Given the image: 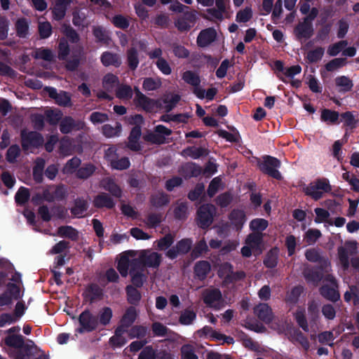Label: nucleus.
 I'll use <instances>...</instances> for the list:
<instances>
[{
	"label": "nucleus",
	"instance_id": "e2e57ef3",
	"mask_svg": "<svg viewBox=\"0 0 359 359\" xmlns=\"http://www.w3.org/2000/svg\"><path fill=\"white\" fill-rule=\"evenodd\" d=\"M163 219V213H150L148 215L145 222L149 228L155 229L161 223Z\"/></svg>",
	"mask_w": 359,
	"mask_h": 359
},
{
	"label": "nucleus",
	"instance_id": "bf43d9fd",
	"mask_svg": "<svg viewBox=\"0 0 359 359\" xmlns=\"http://www.w3.org/2000/svg\"><path fill=\"white\" fill-rule=\"evenodd\" d=\"M325 53V49L323 47H317L307 53L306 60L309 63H315L322 59Z\"/></svg>",
	"mask_w": 359,
	"mask_h": 359
},
{
	"label": "nucleus",
	"instance_id": "393cba45",
	"mask_svg": "<svg viewBox=\"0 0 359 359\" xmlns=\"http://www.w3.org/2000/svg\"><path fill=\"white\" fill-rule=\"evenodd\" d=\"M339 113L329 109H323L321 111L320 120L327 124H339Z\"/></svg>",
	"mask_w": 359,
	"mask_h": 359
},
{
	"label": "nucleus",
	"instance_id": "69168bd1",
	"mask_svg": "<svg viewBox=\"0 0 359 359\" xmlns=\"http://www.w3.org/2000/svg\"><path fill=\"white\" fill-rule=\"evenodd\" d=\"M38 31L41 39H47L52 34V25L48 21L40 22L38 26Z\"/></svg>",
	"mask_w": 359,
	"mask_h": 359
},
{
	"label": "nucleus",
	"instance_id": "423d86ee",
	"mask_svg": "<svg viewBox=\"0 0 359 359\" xmlns=\"http://www.w3.org/2000/svg\"><path fill=\"white\" fill-rule=\"evenodd\" d=\"M129 273L131 276L132 285L135 287H142L147 280V276L143 273L141 264L137 259L132 260Z\"/></svg>",
	"mask_w": 359,
	"mask_h": 359
},
{
	"label": "nucleus",
	"instance_id": "7ed1b4c3",
	"mask_svg": "<svg viewBox=\"0 0 359 359\" xmlns=\"http://www.w3.org/2000/svg\"><path fill=\"white\" fill-rule=\"evenodd\" d=\"M281 162L279 159L268 155L263 156L262 161L258 164L262 173L277 180H280L283 178L281 173L278 171Z\"/></svg>",
	"mask_w": 359,
	"mask_h": 359
},
{
	"label": "nucleus",
	"instance_id": "a18cd8bd",
	"mask_svg": "<svg viewBox=\"0 0 359 359\" xmlns=\"http://www.w3.org/2000/svg\"><path fill=\"white\" fill-rule=\"evenodd\" d=\"M5 292L13 300H19L23 296V292H21L20 286L18 284L8 283L6 285Z\"/></svg>",
	"mask_w": 359,
	"mask_h": 359
},
{
	"label": "nucleus",
	"instance_id": "39448f33",
	"mask_svg": "<svg viewBox=\"0 0 359 359\" xmlns=\"http://www.w3.org/2000/svg\"><path fill=\"white\" fill-rule=\"evenodd\" d=\"M78 320L80 327L76 329V332L80 334L93 332L98 327L97 316L93 315L88 309L81 313Z\"/></svg>",
	"mask_w": 359,
	"mask_h": 359
},
{
	"label": "nucleus",
	"instance_id": "aec40b11",
	"mask_svg": "<svg viewBox=\"0 0 359 359\" xmlns=\"http://www.w3.org/2000/svg\"><path fill=\"white\" fill-rule=\"evenodd\" d=\"M133 102L137 108L141 109L147 113L153 112L154 99L150 98L144 94L140 97H134Z\"/></svg>",
	"mask_w": 359,
	"mask_h": 359
},
{
	"label": "nucleus",
	"instance_id": "7c9ffc66",
	"mask_svg": "<svg viewBox=\"0 0 359 359\" xmlns=\"http://www.w3.org/2000/svg\"><path fill=\"white\" fill-rule=\"evenodd\" d=\"M75 128H77V124L75 120L72 116H65L62 118L60 123V130L62 134H69Z\"/></svg>",
	"mask_w": 359,
	"mask_h": 359
},
{
	"label": "nucleus",
	"instance_id": "6e6d98bb",
	"mask_svg": "<svg viewBox=\"0 0 359 359\" xmlns=\"http://www.w3.org/2000/svg\"><path fill=\"white\" fill-rule=\"evenodd\" d=\"M269 226V222L266 219L263 218H256L253 219L250 222V229L253 232H260L262 233Z\"/></svg>",
	"mask_w": 359,
	"mask_h": 359
},
{
	"label": "nucleus",
	"instance_id": "603ef678",
	"mask_svg": "<svg viewBox=\"0 0 359 359\" xmlns=\"http://www.w3.org/2000/svg\"><path fill=\"white\" fill-rule=\"evenodd\" d=\"M263 240V234L260 232H252L248 235L245 239V243L252 248H257L261 245Z\"/></svg>",
	"mask_w": 359,
	"mask_h": 359
},
{
	"label": "nucleus",
	"instance_id": "052dcab7",
	"mask_svg": "<svg viewBox=\"0 0 359 359\" xmlns=\"http://www.w3.org/2000/svg\"><path fill=\"white\" fill-rule=\"evenodd\" d=\"M232 201L233 195L229 191L220 194L215 199L217 205L222 208L228 207L231 203Z\"/></svg>",
	"mask_w": 359,
	"mask_h": 359
},
{
	"label": "nucleus",
	"instance_id": "a211bd4d",
	"mask_svg": "<svg viewBox=\"0 0 359 359\" xmlns=\"http://www.w3.org/2000/svg\"><path fill=\"white\" fill-rule=\"evenodd\" d=\"M254 311L262 321L269 323L273 320L271 309L267 304H259L255 308Z\"/></svg>",
	"mask_w": 359,
	"mask_h": 359
},
{
	"label": "nucleus",
	"instance_id": "5701e85b",
	"mask_svg": "<svg viewBox=\"0 0 359 359\" xmlns=\"http://www.w3.org/2000/svg\"><path fill=\"white\" fill-rule=\"evenodd\" d=\"M137 288L131 285L126 287L127 301L133 306L139 305L142 299V294Z\"/></svg>",
	"mask_w": 359,
	"mask_h": 359
},
{
	"label": "nucleus",
	"instance_id": "cd10ccee",
	"mask_svg": "<svg viewBox=\"0 0 359 359\" xmlns=\"http://www.w3.org/2000/svg\"><path fill=\"white\" fill-rule=\"evenodd\" d=\"M222 299V292L219 289L208 290L203 296L204 303L211 307L214 306L215 303L220 302Z\"/></svg>",
	"mask_w": 359,
	"mask_h": 359
},
{
	"label": "nucleus",
	"instance_id": "09e8293b",
	"mask_svg": "<svg viewBox=\"0 0 359 359\" xmlns=\"http://www.w3.org/2000/svg\"><path fill=\"white\" fill-rule=\"evenodd\" d=\"M62 32L72 43H76L80 40L79 34L69 25L64 24L62 26Z\"/></svg>",
	"mask_w": 359,
	"mask_h": 359
},
{
	"label": "nucleus",
	"instance_id": "a19ab883",
	"mask_svg": "<svg viewBox=\"0 0 359 359\" xmlns=\"http://www.w3.org/2000/svg\"><path fill=\"white\" fill-rule=\"evenodd\" d=\"M335 84L337 87H341L340 92L346 93L352 90L353 87V83L346 76H339L335 79Z\"/></svg>",
	"mask_w": 359,
	"mask_h": 359
},
{
	"label": "nucleus",
	"instance_id": "de8ad7c7",
	"mask_svg": "<svg viewBox=\"0 0 359 359\" xmlns=\"http://www.w3.org/2000/svg\"><path fill=\"white\" fill-rule=\"evenodd\" d=\"M196 318V313L189 309H184L180 316L179 323L183 325H189Z\"/></svg>",
	"mask_w": 359,
	"mask_h": 359
},
{
	"label": "nucleus",
	"instance_id": "4c0bfd02",
	"mask_svg": "<svg viewBox=\"0 0 359 359\" xmlns=\"http://www.w3.org/2000/svg\"><path fill=\"white\" fill-rule=\"evenodd\" d=\"M320 292L323 297L333 302L338 301L340 297L339 292L329 285L322 286Z\"/></svg>",
	"mask_w": 359,
	"mask_h": 359
},
{
	"label": "nucleus",
	"instance_id": "37998d69",
	"mask_svg": "<svg viewBox=\"0 0 359 359\" xmlns=\"http://www.w3.org/2000/svg\"><path fill=\"white\" fill-rule=\"evenodd\" d=\"M29 198V190L25 187H20L15 195V201L19 205H25Z\"/></svg>",
	"mask_w": 359,
	"mask_h": 359
},
{
	"label": "nucleus",
	"instance_id": "4d7b16f0",
	"mask_svg": "<svg viewBox=\"0 0 359 359\" xmlns=\"http://www.w3.org/2000/svg\"><path fill=\"white\" fill-rule=\"evenodd\" d=\"M47 122L51 126L57 125L62 118V114L60 110L48 109L45 111Z\"/></svg>",
	"mask_w": 359,
	"mask_h": 359
},
{
	"label": "nucleus",
	"instance_id": "0eeeda50",
	"mask_svg": "<svg viewBox=\"0 0 359 359\" xmlns=\"http://www.w3.org/2000/svg\"><path fill=\"white\" fill-rule=\"evenodd\" d=\"M314 33L313 23L308 22L303 20L298 22L294 28V34L297 40L309 39Z\"/></svg>",
	"mask_w": 359,
	"mask_h": 359
},
{
	"label": "nucleus",
	"instance_id": "b1692460",
	"mask_svg": "<svg viewBox=\"0 0 359 359\" xmlns=\"http://www.w3.org/2000/svg\"><path fill=\"white\" fill-rule=\"evenodd\" d=\"M126 63L130 70L135 71L137 69L140 59L138 51L135 47H131L127 50Z\"/></svg>",
	"mask_w": 359,
	"mask_h": 359
},
{
	"label": "nucleus",
	"instance_id": "a878e982",
	"mask_svg": "<svg viewBox=\"0 0 359 359\" xmlns=\"http://www.w3.org/2000/svg\"><path fill=\"white\" fill-rule=\"evenodd\" d=\"M88 205L86 200L77 198L74 201V206L70 209L71 213L75 217H82L83 213L88 210Z\"/></svg>",
	"mask_w": 359,
	"mask_h": 359
},
{
	"label": "nucleus",
	"instance_id": "f03ea898",
	"mask_svg": "<svg viewBox=\"0 0 359 359\" xmlns=\"http://www.w3.org/2000/svg\"><path fill=\"white\" fill-rule=\"evenodd\" d=\"M217 210L214 205L205 203L201 205L197 210L196 222L198 226L202 229H208L214 221Z\"/></svg>",
	"mask_w": 359,
	"mask_h": 359
},
{
	"label": "nucleus",
	"instance_id": "c85d7f7f",
	"mask_svg": "<svg viewBox=\"0 0 359 359\" xmlns=\"http://www.w3.org/2000/svg\"><path fill=\"white\" fill-rule=\"evenodd\" d=\"M149 333V330L147 326L142 325H136L131 327L128 331V336L130 339H144V337Z\"/></svg>",
	"mask_w": 359,
	"mask_h": 359
},
{
	"label": "nucleus",
	"instance_id": "79ce46f5",
	"mask_svg": "<svg viewBox=\"0 0 359 359\" xmlns=\"http://www.w3.org/2000/svg\"><path fill=\"white\" fill-rule=\"evenodd\" d=\"M182 154L185 156H189L194 159H198L207 154L205 149L203 147H189L183 149Z\"/></svg>",
	"mask_w": 359,
	"mask_h": 359
},
{
	"label": "nucleus",
	"instance_id": "c756f323",
	"mask_svg": "<svg viewBox=\"0 0 359 359\" xmlns=\"http://www.w3.org/2000/svg\"><path fill=\"white\" fill-rule=\"evenodd\" d=\"M170 201V196L167 194L161 191L154 194L150 198V203L155 208H160L169 204Z\"/></svg>",
	"mask_w": 359,
	"mask_h": 359
},
{
	"label": "nucleus",
	"instance_id": "412c9836",
	"mask_svg": "<svg viewBox=\"0 0 359 359\" xmlns=\"http://www.w3.org/2000/svg\"><path fill=\"white\" fill-rule=\"evenodd\" d=\"M279 249L277 247L272 248L268 251L263 260L264 265L268 269H274L278 263Z\"/></svg>",
	"mask_w": 359,
	"mask_h": 359
},
{
	"label": "nucleus",
	"instance_id": "2eb2a0df",
	"mask_svg": "<svg viewBox=\"0 0 359 359\" xmlns=\"http://www.w3.org/2000/svg\"><path fill=\"white\" fill-rule=\"evenodd\" d=\"M93 203L95 208L99 209L103 208L112 209L116 205L113 198L109 194L104 192H102L95 196Z\"/></svg>",
	"mask_w": 359,
	"mask_h": 359
},
{
	"label": "nucleus",
	"instance_id": "8fccbe9b",
	"mask_svg": "<svg viewBox=\"0 0 359 359\" xmlns=\"http://www.w3.org/2000/svg\"><path fill=\"white\" fill-rule=\"evenodd\" d=\"M208 246L204 239L199 241L191 251V258L196 259L200 257L203 253L208 252Z\"/></svg>",
	"mask_w": 359,
	"mask_h": 359
},
{
	"label": "nucleus",
	"instance_id": "c9c22d12",
	"mask_svg": "<svg viewBox=\"0 0 359 359\" xmlns=\"http://www.w3.org/2000/svg\"><path fill=\"white\" fill-rule=\"evenodd\" d=\"M95 170L93 164L85 163L76 170V175L79 179L86 180L92 176Z\"/></svg>",
	"mask_w": 359,
	"mask_h": 359
},
{
	"label": "nucleus",
	"instance_id": "9b49d317",
	"mask_svg": "<svg viewBox=\"0 0 359 359\" xmlns=\"http://www.w3.org/2000/svg\"><path fill=\"white\" fill-rule=\"evenodd\" d=\"M140 259L141 261L140 262V264H142L144 266L151 267L154 269H157L160 266L162 261L161 255L156 252L149 253L144 252L140 256Z\"/></svg>",
	"mask_w": 359,
	"mask_h": 359
},
{
	"label": "nucleus",
	"instance_id": "c03bdc74",
	"mask_svg": "<svg viewBox=\"0 0 359 359\" xmlns=\"http://www.w3.org/2000/svg\"><path fill=\"white\" fill-rule=\"evenodd\" d=\"M70 53V48L67 40L65 37H62L58 43L57 47V57L60 60H65L67 59Z\"/></svg>",
	"mask_w": 359,
	"mask_h": 359
},
{
	"label": "nucleus",
	"instance_id": "49530a36",
	"mask_svg": "<svg viewBox=\"0 0 359 359\" xmlns=\"http://www.w3.org/2000/svg\"><path fill=\"white\" fill-rule=\"evenodd\" d=\"M182 79L185 83L192 86H199L201 83L200 76L193 71L187 70L182 76Z\"/></svg>",
	"mask_w": 359,
	"mask_h": 359
},
{
	"label": "nucleus",
	"instance_id": "ddd939ff",
	"mask_svg": "<svg viewBox=\"0 0 359 359\" xmlns=\"http://www.w3.org/2000/svg\"><path fill=\"white\" fill-rule=\"evenodd\" d=\"M100 61L104 67L113 66L118 68L122 64V60L118 53L111 51H104L100 56Z\"/></svg>",
	"mask_w": 359,
	"mask_h": 359
},
{
	"label": "nucleus",
	"instance_id": "338daca9",
	"mask_svg": "<svg viewBox=\"0 0 359 359\" xmlns=\"http://www.w3.org/2000/svg\"><path fill=\"white\" fill-rule=\"evenodd\" d=\"M111 22L116 28L123 30L127 29L130 25L129 20L121 14L115 15L111 20Z\"/></svg>",
	"mask_w": 359,
	"mask_h": 359
},
{
	"label": "nucleus",
	"instance_id": "f257e3e1",
	"mask_svg": "<svg viewBox=\"0 0 359 359\" xmlns=\"http://www.w3.org/2000/svg\"><path fill=\"white\" fill-rule=\"evenodd\" d=\"M331 190L332 187L327 178L317 179L303 188L305 195L310 196L314 201H318L323 197L324 193H328Z\"/></svg>",
	"mask_w": 359,
	"mask_h": 359
},
{
	"label": "nucleus",
	"instance_id": "20e7f679",
	"mask_svg": "<svg viewBox=\"0 0 359 359\" xmlns=\"http://www.w3.org/2000/svg\"><path fill=\"white\" fill-rule=\"evenodd\" d=\"M21 146L24 151L31 148L39 149L43 145V135L37 131H27L22 129L20 131Z\"/></svg>",
	"mask_w": 359,
	"mask_h": 359
},
{
	"label": "nucleus",
	"instance_id": "58836bf2",
	"mask_svg": "<svg viewBox=\"0 0 359 359\" xmlns=\"http://www.w3.org/2000/svg\"><path fill=\"white\" fill-rule=\"evenodd\" d=\"M4 343L6 346L18 350L25 344L24 337L21 334L8 335L5 338Z\"/></svg>",
	"mask_w": 359,
	"mask_h": 359
},
{
	"label": "nucleus",
	"instance_id": "0e129e2a",
	"mask_svg": "<svg viewBox=\"0 0 359 359\" xmlns=\"http://www.w3.org/2000/svg\"><path fill=\"white\" fill-rule=\"evenodd\" d=\"M339 122H344V124L346 126H348L350 128H354L356 127L358 121L355 120V116L351 111H345L339 114Z\"/></svg>",
	"mask_w": 359,
	"mask_h": 359
},
{
	"label": "nucleus",
	"instance_id": "6ab92c4d",
	"mask_svg": "<svg viewBox=\"0 0 359 359\" xmlns=\"http://www.w3.org/2000/svg\"><path fill=\"white\" fill-rule=\"evenodd\" d=\"M102 289L98 285L95 283H91L87 287L85 298L90 302V304H93L96 300L102 299Z\"/></svg>",
	"mask_w": 359,
	"mask_h": 359
},
{
	"label": "nucleus",
	"instance_id": "f8f14e48",
	"mask_svg": "<svg viewBox=\"0 0 359 359\" xmlns=\"http://www.w3.org/2000/svg\"><path fill=\"white\" fill-rule=\"evenodd\" d=\"M72 2V0H55V4L52 9L53 18L56 21L63 20Z\"/></svg>",
	"mask_w": 359,
	"mask_h": 359
},
{
	"label": "nucleus",
	"instance_id": "3c124183",
	"mask_svg": "<svg viewBox=\"0 0 359 359\" xmlns=\"http://www.w3.org/2000/svg\"><path fill=\"white\" fill-rule=\"evenodd\" d=\"M338 257L340 264L344 271L348 270L350 266L349 252L344 246H339L337 249Z\"/></svg>",
	"mask_w": 359,
	"mask_h": 359
},
{
	"label": "nucleus",
	"instance_id": "f3484780",
	"mask_svg": "<svg viewBox=\"0 0 359 359\" xmlns=\"http://www.w3.org/2000/svg\"><path fill=\"white\" fill-rule=\"evenodd\" d=\"M288 339L293 344H299L305 351H308L310 348L307 337L299 329L295 328L291 330L289 332Z\"/></svg>",
	"mask_w": 359,
	"mask_h": 359
},
{
	"label": "nucleus",
	"instance_id": "473e14b6",
	"mask_svg": "<svg viewBox=\"0 0 359 359\" xmlns=\"http://www.w3.org/2000/svg\"><path fill=\"white\" fill-rule=\"evenodd\" d=\"M102 134L108 138L118 137L122 131V126L119 122H116L115 126L110 124H104L102 127Z\"/></svg>",
	"mask_w": 359,
	"mask_h": 359
},
{
	"label": "nucleus",
	"instance_id": "4468645a",
	"mask_svg": "<svg viewBox=\"0 0 359 359\" xmlns=\"http://www.w3.org/2000/svg\"><path fill=\"white\" fill-rule=\"evenodd\" d=\"M231 225L236 231H241L246 222V215L243 210L233 209L229 215Z\"/></svg>",
	"mask_w": 359,
	"mask_h": 359
},
{
	"label": "nucleus",
	"instance_id": "6e6552de",
	"mask_svg": "<svg viewBox=\"0 0 359 359\" xmlns=\"http://www.w3.org/2000/svg\"><path fill=\"white\" fill-rule=\"evenodd\" d=\"M36 346L33 341L28 340L22 347L11 353L13 359H33Z\"/></svg>",
	"mask_w": 359,
	"mask_h": 359
},
{
	"label": "nucleus",
	"instance_id": "2f4dec72",
	"mask_svg": "<svg viewBox=\"0 0 359 359\" xmlns=\"http://www.w3.org/2000/svg\"><path fill=\"white\" fill-rule=\"evenodd\" d=\"M16 34L20 38H26L29 33V21L25 18H18L15 22Z\"/></svg>",
	"mask_w": 359,
	"mask_h": 359
},
{
	"label": "nucleus",
	"instance_id": "680f3d73",
	"mask_svg": "<svg viewBox=\"0 0 359 359\" xmlns=\"http://www.w3.org/2000/svg\"><path fill=\"white\" fill-rule=\"evenodd\" d=\"M182 359H198L196 354L195 348L193 345L187 344L181 347Z\"/></svg>",
	"mask_w": 359,
	"mask_h": 359
},
{
	"label": "nucleus",
	"instance_id": "4be33fe9",
	"mask_svg": "<svg viewBox=\"0 0 359 359\" xmlns=\"http://www.w3.org/2000/svg\"><path fill=\"white\" fill-rule=\"evenodd\" d=\"M57 233L62 238H67L73 241H77L79 238L78 230L72 226H61L57 228Z\"/></svg>",
	"mask_w": 359,
	"mask_h": 359
},
{
	"label": "nucleus",
	"instance_id": "e433bc0d",
	"mask_svg": "<svg viewBox=\"0 0 359 359\" xmlns=\"http://www.w3.org/2000/svg\"><path fill=\"white\" fill-rule=\"evenodd\" d=\"M305 257L311 262L320 263L321 266L327 264V260L321 256L319 251L316 248L306 250L305 252Z\"/></svg>",
	"mask_w": 359,
	"mask_h": 359
},
{
	"label": "nucleus",
	"instance_id": "bb28decb",
	"mask_svg": "<svg viewBox=\"0 0 359 359\" xmlns=\"http://www.w3.org/2000/svg\"><path fill=\"white\" fill-rule=\"evenodd\" d=\"M137 317V313L135 307L130 306L126 310L120 320V323H122L126 327H130L136 320Z\"/></svg>",
	"mask_w": 359,
	"mask_h": 359
},
{
	"label": "nucleus",
	"instance_id": "72a5a7b5",
	"mask_svg": "<svg viewBox=\"0 0 359 359\" xmlns=\"http://www.w3.org/2000/svg\"><path fill=\"white\" fill-rule=\"evenodd\" d=\"M175 242V236L168 233L156 241V248L160 251L168 250Z\"/></svg>",
	"mask_w": 359,
	"mask_h": 359
},
{
	"label": "nucleus",
	"instance_id": "f704fd0d",
	"mask_svg": "<svg viewBox=\"0 0 359 359\" xmlns=\"http://www.w3.org/2000/svg\"><path fill=\"white\" fill-rule=\"evenodd\" d=\"M97 317L98 318V325L107 326L110 323L113 317L112 309L110 307L104 306L100 309Z\"/></svg>",
	"mask_w": 359,
	"mask_h": 359
},
{
	"label": "nucleus",
	"instance_id": "5fc2aeb1",
	"mask_svg": "<svg viewBox=\"0 0 359 359\" xmlns=\"http://www.w3.org/2000/svg\"><path fill=\"white\" fill-rule=\"evenodd\" d=\"M294 318L297 325L304 331L309 332V327L305 316V311L303 309H297L294 313Z\"/></svg>",
	"mask_w": 359,
	"mask_h": 359
},
{
	"label": "nucleus",
	"instance_id": "ea45409f",
	"mask_svg": "<svg viewBox=\"0 0 359 359\" xmlns=\"http://www.w3.org/2000/svg\"><path fill=\"white\" fill-rule=\"evenodd\" d=\"M93 36L96 41L104 44H108L111 40L107 30L102 26H95L93 29Z\"/></svg>",
	"mask_w": 359,
	"mask_h": 359
},
{
	"label": "nucleus",
	"instance_id": "9d476101",
	"mask_svg": "<svg viewBox=\"0 0 359 359\" xmlns=\"http://www.w3.org/2000/svg\"><path fill=\"white\" fill-rule=\"evenodd\" d=\"M323 266L306 268L303 274L308 283L317 285L323 278Z\"/></svg>",
	"mask_w": 359,
	"mask_h": 359
},
{
	"label": "nucleus",
	"instance_id": "dca6fc26",
	"mask_svg": "<svg viewBox=\"0 0 359 359\" xmlns=\"http://www.w3.org/2000/svg\"><path fill=\"white\" fill-rule=\"evenodd\" d=\"M210 270L211 265L208 261H198L194 266V277L200 280H204L207 278Z\"/></svg>",
	"mask_w": 359,
	"mask_h": 359
},
{
	"label": "nucleus",
	"instance_id": "1a4fd4ad",
	"mask_svg": "<svg viewBox=\"0 0 359 359\" xmlns=\"http://www.w3.org/2000/svg\"><path fill=\"white\" fill-rule=\"evenodd\" d=\"M217 32L213 27L206 28L200 32L197 36V45L201 48H205L216 40Z\"/></svg>",
	"mask_w": 359,
	"mask_h": 359
},
{
	"label": "nucleus",
	"instance_id": "864d4df0",
	"mask_svg": "<svg viewBox=\"0 0 359 359\" xmlns=\"http://www.w3.org/2000/svg\"><path fill=\"white\" fill-rule=\"evenodd\" d=\"M171 48L174 55L180 59H187L189 57L190 52L184 46L178 43H172L171 44Z\"/></svg>",
	"mask_w": 359,
	"mask_h": 359
},
{
	"label": "nucleus",
	"instance_id": "13d9d810",
	"mask_svg": "<svg viewBox=\"0 0 359 359\" xmlns=\"http://www.w3.org/2000/svg\"><path fill=\"white\" fill-rule=\"evenodd\" d=\"M183 170L186 172V175L189 177H198L201 175V167L196 163H188L183 166Z\"/></svg>",
	"mask_w": 359,
	"mask_h": 359
},
{
	"label": "nucleus",
	"instance_id": "774afa93",
	"mask_svg": "<svg viewBox=\"0 0 359 359\" xmlns=\"http://www.w3.org/2000/svg\"><path fill=\"white\" fill-rule=\"evenodd\" d=\"M156 358L157 350L153 346L148 345L140 352L137 359H156Z\"/></svg>",
	"mask_w": 359,
	"mask_h": 359
}]
</instances>
